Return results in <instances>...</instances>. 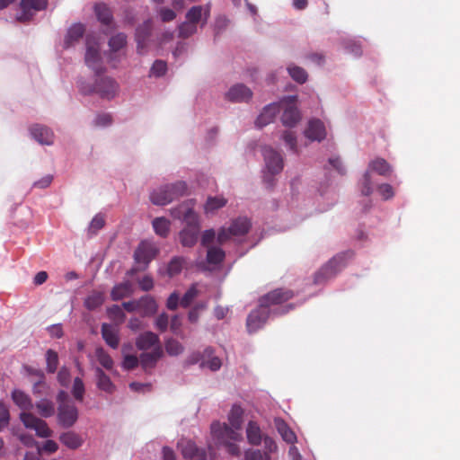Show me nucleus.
<instances>
[{
  "instance_id": "obj_1",
  "label": "nucleus",
  "mask_w": 460,
  "mask_h": 460,
  "mask_svg": "<svg viewBox=\"0 0 460 460\" xmlns=\"http://www.w3.org/2000/svg\"><path fill=\"white\" fill-rule=\"evenodd\" d=\"M172 217L181 219L186 226L180 232V242L184 247H192L196 244L200 226L198 215L193 211L190 203H182L171 210Z\"/></svg>"
},
{
  "instance_id": "obj_2",
  "label": "nucleus",
  "mask_w": 460,
  "mask_h": 460,
  "mask_svg": "<svg viewBox=\"0 0 460 460\" xmlns=\"http://www.w3.org/2000/svg\"><path fill=\"white\" fill-rule=\"evenodd\" d=\"M210 429L212 438L217 445L224 446L226 451L232 456H240V448L234 443V441L243 439V435L239 430L226 423H220L219 421L213 422Z\"/></svg>"
},
{
  "instance_id": "obj_3",
  "label": "nucleus",
  "mask_w": 460,
  "mask_h": 460,
  "mask_svg": "<svg viewBox=\"0 0 460 460\" xmlns=\"http://www.w3.org/2000/svg\"><path fill=\"white\" fill-rule=\"evenodd\" d=\"M97 78L93 84L84 83L80 86V91L84 94L96 93L102 99L111 100L114 98L119 92V84L110 76L96 75Z\"/></svg>"
},
{
  "instance_id": "obj_4",
  "label": "nucleus",
  "mask_w": 460,
  "mask_h": 460,
  "mask_svg": "<svg viewBox=\"0 0 460 460\" xmlns=\"http://www.w3.org/2000/svg\"><path fill=\"white\" fill-rule=\"evenodd\" d=\"M187 185L184 181H177L164 185L150 194V200L157 206H164L186 193Z\"/></svg>"
},
{
  "instance_id": "obj_5",
  "label": "nucleus",
  "mask_w": 460,
  "mask_h": 460,
  "mask_svg": "<svg viewBox=\"0 0 460 460\" xmlns=\"http://www.w3.org/2000/svg\"><path fill=\"white\" fill-rule=\"evenodd\" d=\"M267 172L264 174V181L269 188L273 186V175L279 173L283 169V158L281 155L270 146L262 148Z\"/></svg>"
},
{
  "instance_id": "obj_6",
  "label": "nucleus",
  "mask_w": 460,
  "mask_h": 460,
  "mask_svg": "<svg viewBox=\"0 0 460 460\" xmlns=\"http://www.w3.org/2000/svg\"><path fill=\"white\" fill-rule=\"evenodd\" d=\"M85 44L84 61L86 66L94 71L96 75L103 73L104 67L102 66L99 42L94 38L87 36Z\"/></svg>"
},
{
  "instance_id": "obj_7",
  "label": "nucleus",
  "mask_w": 460,
  "mask_h": 460,
  "mask_svg": "<svg viewBox=\"0 0 460 460\" xmlns=\"http://www.w3.org/2000/svg\"><path fill=\"white\" fill-rule=\"evenodd\" d=\"M251 227V222L246 217H238L234 220L228 228H222L217 234V242L224 243L232 236H243Z\"/></svg>"
},
{
  "instance_id": "obj_8",
  "label": "nucleus",
  "mask_w": 460,
  "mask_h": 460,
  "mask_svg": "<svg viewBox=\"0 0 460 460\" xmlns=\"http://www.w3.org/2000/svg\"><path fill=\"white\" fill-rule=\"evenodd\" d=\"M20 419L27 429H34L40 438H49L52 434L47 422L39 419L31 412L23 411L20 414Z\"/></svg>"
},
{
  "instance_id": "obj_9",
  "label": "nucleus",
  "mask_w": 460,
  "mask_h": 460,
  "mask_svg": "<svg viewBox=\"0 0 460 460\" xmlns=\"http://www.w3.org/2000/svg\"><path fill=\"white\" fill-rule=\"evenodd\" d=\"M270 310L266 305H261L259 302V306L252 310L246 320V326L249 332H254L261 328L268 320Z\"/></svg>"
},
{
  "instance_id": "obj_10",
  "label": "nucleus",
  "mask_w": 460,
  "mask_h": 460,
  "mask_svg": "<svg viewBox=\"0 0 460 460\" xmlns=\"http://www.w3.org/2000/svg\"><path fill=\"white\" fill-rule=\"evenodd\" d=\"M294 292L288 288H276L266 295L262 296L259 302L261 305H266L270 309V306L280 305L293 298Z\"/></svg>"
},
{
  "instance_id": "obj_11",
  "label": "nucleus",
  "mask_w": 460,
  "mask_h": 460,
  "mask_svg": "<svg viewBox=\"0 0 460 460\" xmlns=\"http://www.w3.org/2000/svg\"><path fill=\"white\" fill-rule=\"evenodd\" d=\"M159 253L158 247L152 242L142 241L134 252L135 261L147 266Z\"/></svg>"
},
{
  "instance_id": "obj_12",
  "label": "nucleus",
  "mask_w": 460,
  "mask_h": 460,
  "mask_svg": "<svg viewBox=\"0 0 460 460\" xmlns=\"http://www.w3.org/2000/svg\"><path fill=\"white\" fill-rule=\"evenodd\" d=\"M47 6L48 0H21L22 13L17 16V20L20 22L30 21L37 12L45 10Z\"/></svg>"
},
{
  "instance_id": "obj_13",
  "label": "nucleus",
  "mask_w": 460,
  "mask_h": 460,
  "mask_svg": "<svg viewBox=\"0 0 460 460\" xmlns=\"http://www.w3.org/2000/svg\"><path fill=\"white\" fill-rule=\"evenodd\" d=\"M58 419L64 428L72 427L78 419V411L75 405L69 402H60Z\"/></svg>"
},
{
  "instance_id": "obj_14",
  "label": "nucleus",
  "mask_w": 460,
  "mask_h": 460,
  "mask_svg": "<svg viewBox=\"0 0 460 460\" xmlns=\"http://www.w3.org/2000/svg\"><path fill=\"white\" fill-rule=\"evenodd\" d=\"M182 456L187 460H206L207 453L203 448H199L190 439H181L178 442Z\"/></svg>"
},
{
  "instance_id": "obj_15",
  "label": "nucleus",
  "mask_w": 460,
  "mask_h": 460,
  "mask_svg": "<svg viewBox=\"0 0 460 460\" xmlns=\"http://www.w3.org/2000/svg\"><path fill=\"white\" fill-rule=\"evenodd\" d=\"M152 32V21L150 19L145 21L136 29L135 39L137 41V50L139 54H143L146 48L147 41Z\"/></svg>"
},
{
  "instance_id": "obj_16",
  "label": "nucleus",
  "mask_w": 460,
  "mask_h": 460,
  "mask_svg": "<svg viewBox=\"0 0 460 460\" xmlns=\"http://www.w3.org/2000/svg\"><path fill=\"white\" fill-rule=\"evenodd\" d=\"M136 347L139 350L155 349L156 347H162L159 336L150 331L140 333L136 339Z\"/></svg>"
},
{
  "instance_id": "obj_17",
  "label": "nucleus",
  "mask_w": 460,
  "mask_h": 460,
  "mask_svg": "<svg viewBox=\"0 0 460 460\" xmlns=\"http://www.w3.org/2000/svg\"><path fill=\"white\" fill-rule=\"evenodd\" d=\"M226 99L234 102H248L252 97V92L243 84L233 85L226 93Z\"/></svg>"
},
{
  "instance_id": "obj_18",
  "label": "nucleus",
  "mask_w": 460,
  "mask_h": 460,
  "mask_svg": "<svg viewBox=\"0 0 460 460\" xmlns=\"http://www.w3.org/2000/svg\"><path fill=\"white\" fill-rule=\"evenodd\" d=\"M281 108V103H270L267 105L258 116L255 125L260 128L267 126L273 121L276 115L280 112Z\"/></svg>"
},
{
  "instance_id": "obj_19",
  "label": "nucleus",
  "mask_w": 460,
  "mask_h": 460,
  "mask_svg": "<svg viewBox=\"0 0 460 460\" xmlns=\"http://www.w3.org/2000/svg\"><path fill=\"white\" fill-rule=\"evenodd\" d=\"M305 136L312 141H322L326 137V129L323 121L318 119H311L305 130Z\"/></svg>"
},
{
  "instance_id": "obj_20",
  "label": "nucleus",
  "mask_w": 460,
  "mask_h": 460,
  "mask_svg": "<svg viewBox=\"0 0 460 460\" xmlns=\"http://www.w3.org/2000/svg\"><path fill=\"white\" fill-rule=\"evenodd\" d=\"M210 15V6L208 4L206 6L202 5H195L192 6L186 13V20L198 24L200 21L201 27H203Z\"/></svg>"
},
{
  "instance_id": "obj_21",
  "label": "nucleus",
  "mask_w": 460,
  "mask_h": 460,
  "mask_svg": "<svg viewBox=\"0 0 460 460\" xmlns=\"http://www.w3.org/2000/svg\"><path fill=\"white\" fill-rule=\"evenodd\" d=\"M164 356L163 347H156L150 352H143L139 357L140 365L145 371L155 367L157 361Z\"/></svg>"
},
{
  "instance_id": "obj_22",
  "label": "nucleus",
  "mask_w": 460,
  "mask_h": 460,
  "mask_svg": "<svg viewBox=\"0 0 460 460\" xmlns=\"http://www.w3.org/2000/svg\"><path fill=\"white\" fill-rule=\"evenodd\" d=\"M31 135L32 137L41 145H51L53 144L54 134L47 127L42 125H33L31 128Z\"/></svg>"
},
{
  "instance_id": "obj_23",
  "label": "nucleus",
  "mask_w": 460,
  "mask_h": 460,
  "mask_svg": "<svg viewBox=\"0 0 460 460\" xmlns=\"http://www.w3.org/2000/svg\"><path fill=\"white\" fill-rule=\"evenodd\" d=\"M109 45V59L113 61L116 59L117 53L123 49L127 45V35L123 32H119L111 36L108 41Z\"/></svg>"
},
{
  "instance_id": "obj_24",
  "label": "nucleus",
  "mask_w": 460,
  "mask_h": 460,
  "mask_svg": "<svg viewBox=\"0 0 460 460\" xmlns=\"http://www.w3.org/2000/svg\"><path fill=\"white\" fill-rule=\"evenodd\" d=\"M102 339L108 346L116 349L119 345V329L109 323H102L101 328Z\"/></svg>"
},
{
  "instance_id": "obj_25",
  "label": "nucleus",
  "mask_w": 460,
  "mask_h": 460,
  "mask_svg": "<svg viewBox=\"0 0 460 460\" xmlns=\"http://www.w3.org/2000/svg\"><path fill=\"white\" fill-rule=\"evenodd\" d=\"M336 259H330L324 265H323L314 276V284H323L327 280L333 279L337 276V271L334 270L332 263Z\"/></svg>"
},
{
  "instance_id": "obj_26",
  "label": "nucleus",
  "mask_w": 460,
  "mask_h": 460,
  "mask_svg": "<svg viewBox=\"0 0 460 460\" xmlns=\"http://www.w3.org/2000/svg\"><path fill=\"white\" fill-rule=\"evenodd\" d=\"M134 293L133 285L130 281H125L113 287L111 296L113 301H119L132 296Z\"/></svg>"
},
{
  "instance_id": "obj_27",
  "label": "nucleus",
  "mask_w": 460,
  "mask_h": 460,
  "mask_svg": "<svg viewBox=\"0 0 460 460\" xmlns=\"http://www.w3.org/2000/svg\"><path fill=\"white\" fill-rule=\"evenodd\" d=\"M84 26L82 23L73 24L67 31L66 36L65 38L64 45L65 48H70L75 42L79 41V40L84 34Z\"/></svg>"
},
{
  "instance_id": "obj_28",
  "label": "nucleus",
  "mask_w": 460,
  "mask_h": 460,
  "mask_svg": "<svg viewBox=\"0 0 460 460\" xmlns=\"http://www.w3.org/2000/svg\"><path fill=\"white\" fill-rule=\"evenodd\" d=\"M274 423L278 432L284 441L288 444H294L296 442V436L295 432L289 428L285 420L277 418L275 419Z\"/></svg>"
},
{
  "instance_id": "obj_29",
  "label": "nucleus",
  "mask_w": 460,
  "mask_h": 460,
  "mask_svg": "<svg viewBox=\"0 0 460 460\" xmlns=\"http://www.w3.org/2000/svg\"><path fill=\"white\" fill-rule=\"evenodd\" d=\"M139 312L142 316H150L156 313L158 305L151 296H143L138 299Z\"/></svg>"
},
{
  "instance_id": "obj_30",
  "label": "nucleus",
  "mask_w": 460,
  "mask_h": 460,
  "mask_svg": "<svg viewBox=\"0 0 460 460\" xmlns=\"http://www.w3.org/2000/svg\"><path fill=\"white\" fill-rule=\"evenodd\" d=\"M299 119L300 113L295 105H288L284 109L281 116V121L284 126L292 128L296 126Z\"/></svg>"
},
{
  "instance_id": "obj_31",
  "label": "nucleus",
  "mask_w": 460,
  "mask_h": 460,
  "mask_svg": "<svg viewBox=\"0 0 460 460\" xmlns=\"http://www.w3.org/2000/svg\"><path fill=\"white\" fill-rule=\"evenodd\" d=\"M246 437L248 442L252 446H259L262 441V433L259 424L256 421L250 420L246 428Z\"/></svg>"
},
{
  "instance_id": "obj_32",
  "label": "nucleus",
  "mask_w": 460,
  "mask_h": 460,
  "mask_svg": "<svg viewBox=\"0 0 460 460\" xmlns=\"http://www.w3.org/2000/svg\"><path fill=\"white\" fill-rule=\"evenodd\" d=\"M94 13L100 22L104 25L111 24L113 15L110 7L104 3H98L94 5Z\"/></svg>"
},
{
  "instance_id": "obj_33",
  "label": "nucleus",
  "mask_w": 460,
  "mask_h": 460,
  "mask_svg": "<svg viewBox=\"0 0 460 460\" xmlns=\"http://www.w3.org/2000/svg\"><path fill=\"white\" fill-rule=\"evenodd\" d=\"M59 440L62 444L70 449H76L83 444V439L80 435L74 431L62 433L59 437Z\"/></svg>"
},
{
  "instance_id": "obj_34",
  "label": "nucleus",
  "mask_w": 460,
  "mask_h": 460,
  "mask_svg": "<svg viewBox=\"0 0 460 460\" xmlns=\"http://www.w3.org/2000/svg\"><path fill=\"white\" fill-rule=\"evenodd\" d=\"M367 171H373L386 177L392 173V167L384 158H376L369 163Z\"/></svg>"
},
{
  "instance_id": "obj_35",
  "label": "nucleus",
  "mask_w": 460,
  "mask_h": 460,
  "mask_svg": "<svg viewBox=\"0 0 460 460\" xmlns=\"http://www.w3.org/2000/svg\"><path fill=\"white\" fill-rule=\"evenodd\" d=\"M97 377V386L100 390L106 393L111 394L115 390V385L111 382V378L104 373V371L97 367L95 370Z\"/></svg>"
},
{
  "instance_id": "obj_36",
  "label": "nucleus",
  "mask_w": 460,
  "mask_h": 460,
  "mask_svg": "<svg viewBox=\"0 0 460 460\" xmlns=\"http://www.w3.org/2000/svg\"><path fill=\"white\" fill-rule=\"evenodd\" d=\"M12 399L14 403L23 411H30L33 408L32 402L29 395L21 390H14L12 393Z\"/></svg>"
},
{
  "instance_id": "obj_37",
  "label": "nucleus",
  "mask_w": 460,
  "mask_h": 460,
  "mask_svg": "<svg viewBox=\"0 0 460 460\" xmlns=\"http://www.w3.org/2000/svg\"><path fill=\"white\" fill-rule=\"evenodd\" d=\"M243 410L240 405H233L229 414L228 421L231 427L241 431L243 425Z\"/></svg>"
},
{
  "instance_id": "obj_38",
  "label": "nucleus",
  "mask_w": 460,
  "mask_h": 460,
  "mask_svg": "<svg viewBox=\"0 0 460 460\" xmlns=\"http://www.w3.org/2000/svg\"><path fill=\"white\" fill-rule=\"evenodd\" d=\"M353 257L354 252L351 250L341 252L334 255L332 259H336V261L332 265L337 273H340L348 265L349 261L353 259Z\"/></svg>"
},
{
  "instance_id": "obj_39",
  "label": "nucleus",
  "mask_w": 460,
  "mask_h": 460,
  "mask_svg": "<svg viewBox=\"0 0 460 460\" xmlns=\"http://www.w3.org/2000/svg\"><path fill=\"white\" fill-rule=\"evenodd\" d=\"M153 228L156 234L160 235L161 237H167V235L170 233V226L171 223L168 219L165 217H156L153 220Z\"/></svg>"
},
{
  "instance_id": "obj_40",
  "label": "nucleus",
  "mask_w": 460,
  "mask_h": 460,
  "mask_svg": "<svg viewBox=\"0 0 460 460\" xmlns=\"http://www.w3.org/2000/svg\"><path fill=\"white\" fill-rule=\"evenodd\" d=\"M104 302V295L100 291H93L84 300V306L88 310H94Z\"/></svg>"
},
{
  "instance_id": "obj_41",
  "label": "nucleus",
  "mask_w": 460,
  "mask_h": 460,
  "mask_svg": "<svg viewBox=\"0 0 460 460\" xmlns=\"http://www.w3.org/2000/svg\"><path fill=\"white\" fill-rule=\"evenodd\" d=\"M35 406L39 414L43 418H49L55 413V405L53 402L49 400L41 399L36 402Z\"/></svg>"
},
{
  "instance_id": "obj_42",
  "label": "nucleus",
  "mask_w": 460,
  "mask_h": 460,
  "mask_svg": "<svg viewBox=\"0 0 460 460\" xmlns=\"http://www.w3.org/2000/svg\"><path fill=\"white\" fill-rule=\"evenodd\" d=\"M166 352L172 357L178 356L183 352V346L180 341L173 338H168L164 341Z\"/></svg>"
},
{
  "instance_id": "obj_43",
  "label": "nucleus",
  "mask_w": 460,
  "mask_h": 460,
  "mask_svg": "<svg viewBox=\"0 0 460 460\" xmlns=\"http://www.w3.org/2000/svg\"><path fill=\"white\" fill-rule=\"evenodd\" d=\"M225 259V252L221 248L209 247L207 252V261L209 264H220Z\"/></svg>"
},
{
  "instance_id": "obj_44",
  "label": "nucleus",
  "mask_w": 460,
  "mask_h": 460,
  "mask_svg": "<svg viewBox=\"0 0 460 460\" xmlns=\"http://www.w3.org/2000/svg\"><path fill=\"white\" fill-rule=\"evenodd\" d=\"M227 200L223 197H209L205 204V212H214L226 206Z\"/></svg>"
},
{
  "instance_id": "obj_45",
  "label": "nucleus",
  "mask_w": 460,
  "mask_h": 460,
  "mask_svg": "<svg viewBox=\"0 0 460 460\" xmlns=\"http://www.w3.org/2000/svg\"><path fill=\"white\" fill-rule=\"evenodd\" d=\"M185 264V259L183 257H173L167 267V273L170 277L178 275Z\"/></svg>"
},
{
  "instance_id": "obj_46",
  "label": "nucleus",
  "mask_w": 460,
  "mask_h": 460,
  "mask_svg": "<svg viewBox=\"0 0 460 460\" xmlns=\"http://www.w3.org/2000/svg\"><path fill=\"white\" fill-rule=\"evenodd\" d=\"M95 356L98 362L106 369L110 370L113 367V360L111 357L102 349L97 348L95 350Z\"/></svg>"
},
{
  "instance_id": "obj_47",
  "label": "nucleus",
  "mask_w": 460,
  "mask_h": 460,
  "mask_svg": "<svg viewBox=\"0 0 460 460\" xmlns=\"http://www.w3.org/2000/svg\"><path fill=\"white\" fill-rule=\"evenodd\" d=\"M289 75L299 84H304L307 80L306 71L297 66H289L288 67Z\"/></svg>"
},
{
  "instance_id": "obj_48",
  "label": "nucleus",
  "mask_w": 460,
  "mask_h": 460,
  "mask_svg": "<svg viewBox=\"0 0 460 460\" xmlns=\"http://www.w3.org/2000/svg\"><path fill=\"white\" fill-rule=\"evenodd\" d=\"M29 374L36 376L39 380L33 385V393L35 394H40L41 389L46 388V383L44 381L45 376L42 370L34 369L32 367L27 368Z\"/></svg>"
},
{
  "instance_id": "obj_49",
  "label": "nucleus",
  "mask_w": 460,
  "mask_h": 460,
  "mask_svg": "<svg viewBox=\"0 0 460 460\" xmlns=\"http://www.w3.org/2000/svg\"><path fill=\"white\" fill-rule=\"evenodd\" d=\"M46 363H47V371L49 373H55L58 369V353L49 349L46 352Z\"/></svg>"
},
{
  "instance_id": "obj_50",
  "label": "nucleus",
  "mask_w": 460,
  "mask_h": 460,
  "mask_svg": "<svg viewBox=\"0 0 460 460\" xmlns=\"http://www.w3.org/2000/svg\"><path fill=\"white\" fill-rule=\"evenodd\" d=\"M72 394L74 398L78 402H83L85 388L83 380L80 377H75L74 379L73 386H72Z\"/></svg>"
},
{
  "instance_id": "obj_51",
  "label": "nucleus",
  "mask_w": 460,
  "mask_h": 460,
  "mask_svg": "<svg viewBox=\"0 0 460 460\" xmlns=\"http://www.w3.org/2000/svg\"><path fill=\"white\" fill-rule=\"evenodd\" d=\"M196 32H197V25L187 21V20L179 25V37L180 38L187 39V38L190 37L191 35L195 34Z\"/></svg>"
},
{
  "instance_id": "obj_52",
  "label": "nucleus",
  "mask_w": 460,
  "mask_h": 460,
  "mask_svg": "<svg viewBox=\"0 0 460 460\" xmlns=\"http://www.w3.org/2000/svg\"><path fill=\"white\" fill-rule=\"evenodd\" d=\"M197 296H198V289L193 285L185 292V294L183 295V296L181 297V299L180 301V305L184 308L189 307L190 305L191 304V302L194 300V298Z\"/></svg>"
},
{
  "instance_id": "obj_53",
  "label": "nucleus",
  "mask_w": 460,
  "mask_h": 460,
  "mask_svg": "<svg viewBox=\"0 0 460 460\" xmlns=\"http://www.w3.org/2000/svg\"><path fill=\"white\" fill-rule=\"evenodd\" d=\"M167 71V64L163 60H155L150 69V75L160 77Z\"/></svg>"
},
{
  "instance_id": "obj_54",
  "label": "nucleus",
  "mask_w": 460,
  "mask_h": 460,
  "mask_svg": "<svg viewBox=\"0 0 460 460\" xmlns=\"http://www.w3.org/2000/svg\"><path fill=\"white\" fill-rule=\"evenodd\" d=\"M105 225V219L101 214L96 215L91 221L89 232L93 234H96Z\"/></svg>"
},
{
  "instance_id": "obj_55",
  "label": "nucleus",
  "mask_w": 460,
  "mask_h": 460,
  "mask_svg": "<svg viewBox=\"0 0 460 460\" xmlns=\"http://www.w3.org/2000/svg\"><path fill=\"white\" fill-rule=\"evenodd\" d=\"M108 315L111 319L122 323L125 319V314L121 307L118 305H113L108 309Z\"/></svg>"
},
{
  "instance_id": "obj_56",
  "label": "nucleus",
  "mask_w": 460,
  "mask_h": 460,
  "mask_svg": "<svg viewBox=\"0 0 460 460\" xmlns=\"http://www.w3.org/2000/svg\"><path fill=\"white\" fill-rule=\"evenodd\" d=\"M170 330L171 332L181 338H183L182 332H181V317L177 314L173 315L170 321Z\"/></svg>"
},
{
  "instance_id": "obj_57",
  "label": "nucleus",
  "mask_w": 460,
  "mask_h": 460,
  "mask_svg": "<svg viewBox=\"0 0 460 460\" xmlns=\"http://www.w3.org/2000/svg\"><path fill=\"white\" fill-rule=\"evenodd\" d=\"M372 181L370 172L367 171L363 176L361 193L364 196H369L372 193Z\"/></svg>"
},
{
  "instance_id": "obj_58",
  "label": "nucleus",
  "mask_w": 460,
  "mask_h": 460,
  "mask_svg": "<svg viewBox=\"0 0 460 460\" xmlns=\"http://www.w3.org/2000/svg\"><path fill=\"white\" fill-rule=\"evenodd\" d=\"M169 316L166 313L160 314L155 319V327L161 332H164L167 330L169 325Z\"/></svg>"
},
{
  "instance_id": "obj_59",
  "label": "nucleus",
  "mask_w": 460,
  "mask_h": 460,
  "mask_svg": "<svg viewBox=\"0 0 460 460\" xmlns=\"http://www.w3.org/2000/svg\"><path fill=\"white\" fill-rule=\"evenodd\" d=\"M282 138L292 151L296 152V137L294 132L289 130L285 131Z\"/></svg>"
},
{
  "instance_id": "obj_60",
  "label": "nucleus",
  "mask_w": 460,
  "mask_h": 460,
  "mask_svg": "<svg viewBox=\"0 0 460 460\" xmlns=\"http://www.w3.org/2000/svg\"><path fill=\"white\" fill-rule=\"evenodd\" d=\"M10 414L7 407L0 402V431L8 426Z\"/></svg>"
},
{
  "instance_id": "obj_61",
  "label": "nucleus",
  "mask_w": 460,
  "mask_h": 460,
  "mask_svg": "<svg viewBox=\"0 0 460 460\" xmlns=\"http://www.w3.org/2000/svg\"><path fill=\"white\" fill-rule=\"evenodd\" d=\"M268 454H262L261 450H248L245 452L244 459L245 460H267Z\"/></svg>"
},
{
  "instance_id": "obj_62",
  "label": "nucleus",
  "mask_w": 460,
  "mask_h": 460,
  "mask_svg": "<svg viewBox=\"0 0 460 460\" xmlns=\"http://www.w3.org/2000/svg\"><path fill=\"white\" fill-rule=\"evenodd\" d=\"M140 362L139 358L135 355H127L123 360V367L128 370L134 369L138 366Z\"/></svg>"
},
{
  "instance_id": "obj_63",
  "label": "nucleus",
  "mask_w": 460,
  "mask_h": 460,
  "mask_svg": "<svg viewBox=\"0 0 460 460\" xmlns=\"http://www.w3.org/2000/svg\"><path fill=\"white\" fill-rule=\"evenodd\" d=\"M58 381L62 386L66 387L70 382V372L66 367H62L58 373Z\"/></svg>"
},
{
  "instance_id": "obj_64",
  "label": "nucleus",
  "mask_w": 460,
  "mask_h": 460,
  "mask_svg": "<svg viewBox=\"0 0 460 460\" xmlns=\"http://www.w3.org/2000/svg\"><path fill=\"white\" fill-rule=\"evenodd\" d=\"M377 190L384 199H389L394 195L393 187L387 183L379 185Z\"/></svg>"
}]
</instances>
